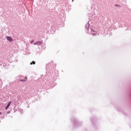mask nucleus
<instances>
[{
    "instance_id": "obj_6",
    "label": "nucleus",
    "mask_w": 131,
    "mask_h": 131,
    "mask_svg": "<svg viewBox=\"0 0 131 131\" xmlns=\"http://www.w3.org/2000/svg\"><path fill=\"white\" fill-rule=\"evenodd\" d=\"M8 108H9V106H8L7 105V106H6V108H5L6 110H8Z\"/></svg>"
},
{
    "instance_id": "obj_5",
    "label": "nucleus",
    "mask_w": 131,
    "mask_h": 131,
    "mask_svg": "<svg viewBox=\"0 0 131 131\" xmlns=\"http://www.w3.org/2000/svg\"><path fill=\"white\" fill-rule=\"evenodd\" d=\"M33 42H34V40H32L31 41V43H33Z\"/></svg>"
},
{
    "instance_id": "obj_9",
    "label": "nucleus",
    "mask_w": 131,
    "mask_h": 131,
    "mask_svg": "<svg viewBox=\"0 0 131 131\" xmlns=\"http://www.w3.org/2000/svg\"><path fill=\"white\" fill-rule=\"evenodd\" d=\"M2 112H0V115H2Z\"/></svg>"
},
{
    "instance_id": "obj_3",
    "label": "nucleus",
    "mask_w": 131,
    "mask_h": 131,
    "mask_svg": "<svg viewBox=\"0 0 131 131\" xmlns=\"http://www.w3.org/2000/svg\"><path fill=\"white\" fill-rule=\"evenodd\" d=\"M32 64H33V65H34V64H35V61H33L32 62H31V63H30V65H32Z\"/></svg>"
},
{
    "instance_id": "obj_8",
    "label": "nucleus",
    "mask_w": 131,
    "mask_h": 131,
    "mask_svg": "<svg viewBox=\"0 0 131 131\" xmlns=\"http://www.w3.org/2000/svg\"><path fill=\"white\" fill-rule=\"evenodd\" d=\"M21 81H25V79L20 80Z\"/></svg>"
},
{
    "instance_id": "obj_7",
    "label": "nucleus",
    "mask_w": 131,
    "mask_h": 131,
    "mask_svg": "<svg viewBox=\"0 0 131 131\" xmlns=\"http://www.w3.org/2000/svg\"><path fill=\"white\" fill-rule=\"evenodd\" d=\"M8 108H9V106H8L7 105V106H6V108H5L6 110H8Z\"/></svg>"
},
{
    "instance_id": "obj_4",
    "label": "nucleus",
    "mask_w": 131,
    "mask_h": 131,
    "mask_svg": "<svg viewBox=\"0 0 131 131\" xmlns=\"http://www.w3.org/2000/svg\"><path fill=\"white\" fill-rule=\"evenodd\" d=\"M11 101L9 102V103L8 104V105H7L8 107H10V105H11Z\"/></svg>"
},
{
    "instance_id": "obj_10",
    "label": "nucleus",
    "mask_w": 131,
    "mask_h": 131,
    "mask_svg": "<svg viewBox=\"0 0 131 131\" xmlns=\"http://www.w3.org/2000/svg\"><path fill=\"white\" fill-rule=\"evenodd\" d=\"M25 78H26V79H27V78H26V77Z\"/></svg>"
},
{
    "instance_id": "obj_1",
    "label": "nucleus",
    "mask_w": 131,
    "mask_h": 131,
    "mask_svg": "<svg viewBox=\"0 0 131 131\" xmlns=\"http://www.w3.org/2000/svg\"><path fill=\"white\" fill-rule=\"evenodd\" d=\"M6 39H7V40H9V41H13V38H12V37H11L6 36Z\"/></svg>"
},
{
    "instance_id": "obj_2",
    "label": "nucleus",
    "mask_w": 131,
    "mask_h": 131,
    "mask_svg": "<svg viewBox=\"0 0 131 131\" xmlns=\"http://www.w3.org/2000/svg\"><path fill=\"white\" fill-rule=\"evenodd\" d=\"M42 43V42L40 41H38L37 42H36L35 43H34V45H40Z\"/></svg>"
}]
</instances>
